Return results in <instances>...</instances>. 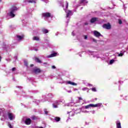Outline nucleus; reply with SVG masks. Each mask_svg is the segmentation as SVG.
<instances>
[{"label": "nucleus", "instance_id": "864d4df0", "mask_svg": "<svg viewBox=\"0 0 128 128\" xmlns=\"http://www.w3.org/2000/svg\"><path fill=\"white\" fill-rule=\"evenodd\" d=\"M68 120H67L66 122H68Z\"/></svg>", "mask_w": 128, "mask_h": 128}, {"label": "nucleus", "instance_id": "f3484780", "mask_svg": "<svg viewBox=\"0 0 128 128\" xmlns=\"http://www.w3.org/2000/svg\"><path fill=\"white\" fill-rule=\"evenodd\" d=\"M42 32H43V34H48V29H46V28L42 29Z\"/></svg>", "mask_w": 128, "mask_h": 128}, {"label": "nucleus", "instance_id": "6ab92c4d", "mask_svg": "<svg viewBox=\"0 0 128 128\" xmlns=\"http://www.w3.org/2000/svg\"><path fill=\"white\" fill-rule=\"evenodd\" d=\"M86 0H80V4H81L84 5V4H86L88 2H86Z\"/></svg>", "mask_w": 128, "mask_h": 128}, {"label": "nucleus", "instance_id": "39448f33", "mask_svg": "<svg viewBox=\"0 0 128 128\" xmlns=\"http://www.w3.org/2000/svg\"><path fill=\"white\" fill-rule=\"evenodd\" d=\"M42 16H44V18H50V13L44 12L42 14Z\"/></svg>", "mask_w": 128, "mask_h": 128}, {"label": "nucleus", "instance_id": "f704fd0d", "mask_svg": "<svg viewBox=\"0 0 128 128\" xmlns=\"http://www.w3.org/2000/svg\"><path fill=\"white\" fill-rule=\"evenodd\" d=\"M78 98L79 100H82V97H78Z\"/></svg>", "mask_w": 128, "mask_h": 128}, {"label": "nucleus", "instance_id": "37998d69", "mask_svg": "<svg viewBox=\"0 0 128 128\" xmlns=\"http://www.w3.org/2000/svg\"><path fill=\"white\" fill-rule=\"evenodd\" d=\"M34 50H35L36 52H38V48H35Z\"/></svg>", "mask_w": 128, "mask_h": 128}, {"label": "nucleus", "instance_id": "603ef678", "mask_svg": "<svg viewBox=\"0 0 128 128\" xmlns=\"http://www.w3.org/2000/svg\"><path fill=\"white\" fill-rule=\"evenodd\" d=\"M55 104H58V102H56Z\"/></svg>", "mask_w": 128, "mask_h": 128}, {"label": "nucleus", "instance_id": "a19ab883", "mask_svg": "<svg viewBox=\"0 0 128 128\" xmlns=\"http://www.w3.org/2000/svg\"><path fill=\"white\" fill-rule=\"evenodd\" d=\"M52 68H54V69L56 68V66H52Z\"/></svg>", "mask_w": 128, "mask_h": 128}, {"label": "nucleus", "instance_id": "393cba45", "mask_svg": "<svg viewBox=\"0 0 128 128\" xmlns=\"http://www.w3.org/2000/svg\"><path fill=\"white\" fill-rule=\"evenodd\" d=\"M114 60H112L110 62V64H114Z\"/></svg>", "mask_w": 128, "mask_h": 128}, {"label": "nucleus", "instance_id": "9b49d317", "mask_svg": "<svg viewBox=\"0 0 128 128\" xmlns=\"http://www.w3.org/2000/svg\"><path fill=\"white\" fill-rule=\"evenodd\" d=\"M102 103H98V104H92V108H98V107H100V106H102Z\"/></svg>", "mask_w": 128, "mask_h": 128}, {"label": "nucleus", "instance_id": "7ed1b4c3", "mask_svg": "<svg viewBox=\"0 0 128 128\" xmlns=\"http://www.w3.org/2000/svg\"><path fill=\"white\" fill-rule=\"evenodd\" d=\"M8 118L9 120H14V116L12 113L8 112Z\"/></svg>", "mask_w": 128, "mask_h": 128}, {"label": "nucleus", "instance_id": "f03ea898", "mask_svg": "<svg viewBox=\"0 0 128 128\" xmlns=\"http://www.w3.org/2000/svg\"><path fill=\"white\" fill-rule=\"evenodd\" d=\"M66 18L67 20L66 24H68V22H70V16L72 15V11L70 10H66Z\"/></svg>", "mask_w": 128, "mask_h": 128}, {"label": "nucleus", "instance_id": "5701e85b", "mask_svg": "<svg viewBox=\"0 0 128 128\" xmlns=\"http://www.w3.org/2000/svg\"><path fill=\"white\" fill-rule=\"evenodd\" d=\"M33 40H40V38H38V36H34L33 38Z\"/></svg>", "mask_w": 128, "mask_h": 128}, {"label": "nucleus", "instance_id": "9d476101", "mask_svg": "<svg viewBox=\"0 0 128 128\" xmlns=\"http://www.w3.org/2000/svg\"><path fill=\"white\" fill-rule=\"evenodd\" d=\"M58 56V52H54L50 54L48 57V58H54V56Z\"/></svg>", "mask_w": 128, "mask_h": 128}, {"label": "nucleus", "instance_id": "8fccbe9b", "mask_svg": "<svg viewBox=\"0 0 128 128\" xmlns=\"http://www.w3.org/2000/svg\"><path fill=\"white\" fill-rule=\"evenodd\" d=\"M68 92H72V91H68Z\"/></svg>", "mask_w": 128, "mask_h": 128}, {"label": "nucleus", "instance_id": "f257e3e1", "mask_svg": "<svg viewBox=\"0 0 128 128\" xmlns=\"http://www.w3.org/2000/svg\"><path fill=\"white\" fill-rule=\"evenodd\" d=\"M18 10V8L16 6H12L10 8L11 11L10 12V16H11V18H14L16 15L14 13L16 12Z\"/></svg>", "mask_w": 128, "mask_h": 128}, {"label": "nucleus", "instance_id": "c03bdc74", "mask_svg": "<svg viewBox=\"0 0 128 128\" xmlns=\"http://www.w3.org/2000/svg\"><path fill=\"white\" fill-rule=\"evenodd\" d=\"M34 66V64H30V66L32 68V67Z\"/></svg>", "mask_w": 128, "mask_h": 128}, {"label": "nucleus", "instance_id": "72a5a7b5", "mask_svg": "<svg viewBox=\"0 0 128 128\" xmlns=\"http://www.w3.org/2000/svg\"><path fill=\"white\" fill-rule=\"evenodd\" d=\"M36 118L35 116H32V119L33 120H36Z\"/></svg>", "mask_w": 128, "mask_h": 128}, {"label": "nucleus", "instance_id": "4be33fe9", "mask_svg": "<svg viewBox=\"0 0 128 128\" xmlns=\"http://www.w3.org/2000/svg\"><path fill=\"white\" fill-rule=\"evenodd\" d=\"M82 90L83 91H87V92H88V91L90 90V89H88V88H82Z\"/></svg>", "mask_w": 128, "mask_h": 128}, {"label": "nucleus", "instance_id": "5fc2aeb1", "mask_svg": "<svg viewBox=\"0 0 128 128\" xmlns=\"http://www.w3.org/2000/svg\"><path fill=\"white\" fill-rule=\"evenodd\" d=\"M2 2V0H0V2Z\"/></svg>", "mask_w": 128, "mask_h": 128}, {"label": "nucleus", "instance_id": "473e14b6", "mask_svg": "<svg viewBox=\"0 0 128 128\" xmlns=\"http://www.w3.org/2000/svg\"><path fill=\"white\" fill-rule=\"evenodd\" d=\"M44 112L46 114H48V112L46 111V110H44Z\"/></svg>", "mask_w": 128, "mask_h": 128}, {"label": "nucleus", "instance_id": "2eb2a0df", "mask_svg": "<svg viewBox=\"0 0 128 128\" xmlns=\"http://www.w3.org/2000/svg\"><path fill=\"white\" fill-rule=\"evenodd\" d=\"M96 20H98V18H93L90 20V22L94 24V22H96Z\"/></svg>", "mask_w": 128, "mask_h": 128}, {"label": "nucleus", "instance_id": "a878e982", "mask_svg": "<svg viewBox=\"0 0 128 128\" xmlns=\"http://www.w3.org/2000/svg\"><path fill=\"white\" fill-rule=\"evenodd\" d=\"M24 66H28V62L24 61Z\"/></svg>", "mask_w": 128, "mask_h": 128}, {"label": "nucleus", "instance_id": "c85d7f7f", "mask_svg": "<svg viewBox=\"0 0 128 128\" xmlns=\"http://www.w3.org/2000/svg\"><path fill=\"white\" fill-rule=\"evenodd\" d=\"M52 106H53V107H54V108H58V105H56V104H52Z\"/></svg>", "mask_w": 128, "mask_h": 128}, {"label": "nucleus", "instance_id": "1a4fd4ad", "mask_svg": "<svg viewBox=\"0 0 128 128\" xmlns=\"http://www.w3.org/2000/svg\"><path fill=\"white\" fill-rule=\"evenodd\" d=\"M66 84H71L72 86H76L77 84L70 81H67L66 82Z\"/></svg>", "mask_w": 128, "mask_h": 128}, {"label": "nucleus", "instance_id": "a18cd8bd", "mask_svg": "<svg viewBox=\"0 0 128 128\" xmlns=\"http://www.w3.org/2000/svg\"><path fill=\"white\" fill-rule=\"evenodd\" d=\"M72 34L74 36V32H72Z\"/></svg>", "mask_w": 128, "mask_h": 128}, {"label": "nucleus", "instance_id": "4468645a", "mask_svg": "<svg viewBox=\"0 0 128 128\" xmlns=\"http://www.w3.org/2000/svg\"><path fill=\"white\" fill-rule=\"evenodd\" d=\"M16 38H18L20 40H22V38H24V36L22 35V36H20V35H16Z\"/></svg>", "mask_w": 128, "mask_h": 128}, {"label": "nucleus", "instance_id": "79ce46f5", "mask_svg": "<svg viewBox=\"0 0 128 128\" xmlns=\"http://www.w3.org/2000/svg\"><path fill=\"white\" fill-rule=\"evenodd\" d=\"M92 114H94V112H96L94 110H92Z\"/></svg>", "mask_w": 128, "mask_h": 128}, {"label": "nucleus", "instance_id": "49530a36", "mask_svg": "<svg viewBox=\"0 0 128 128\" xmlns=\"http://www.w3.org/2000/svg\"><path fill=\"white\" fill-rule=\"evenodd\" d=\"M2 61V56H0V62Z\"/></svg>", "mask_w": 128, "mask_h": 128}, {"label": "nucleus", "instance_id": "cd10ccee", "mask_svg": "<svg viewBox=\"0 0 128 128\" xmlns=\"http://www.w3.org/2000/svg\"><path fill=\"white\" fill-rule=\"evenodd\" d=\"M92 92H96V88H92Z\"/></svg>", "mask_w": 128, "mask_h": 128}, {"label": "nucleus", "instance_id": "20e7f679", "mask_svg": "<svg viewBox=\"0 0 128 128\" xmlns=\"http://www.w3.org/2000/svg\"><path fill=\"white\" fill-rule=\"evenodd\" d=\"M94 34L96 38H99V36H102V34H100V33L98 32L96 30L94 31Z\"/></svg>", "mask_w": 128, "mask_h": 128}, {"label": "nucleus", "instance_id": "b1692460", "mask_svg": "<svg viewBox=\"0 0 128 128\" xmlns=\"http://www.w3.org/2000/svg\"><path fill=\"white\" fill-rule=\"evenodd\" d=\"M54 120H56V122H60V118L59 117H56Z\"/></svg>", "mask_w": 128, "mask_h": 128}, {"label": "nucleus", "instance_id": "bb28decb", "mask_svg": "<svg viewBox=\"0 0 128 128\" xmlns=\"http://www.w3.org/2000/svg\"><path fill=\"white\" fill-rule=\"evenodd\" d=\"M66 8H68V2L66 1Z\"/></svg>", "mask_w": 128, "mask_h": 128}, {"label": "nucleus", "instance_id": "2f4dec72", "mask_svg": "<svg viewBox=\"0 0 128 128\" xmlns=\"http://www.w3.org/2000/svg\"><path fill=\"white\" fill-rule=\"evenodd\" d=\"M12 72H14L15 70H16V68H13L12 70Z\"/></svg>", "mask_w": 128, "mask_h": 128}, {"label": "nucleus", "instance_id": "58836bf2", "mask_svg": "<svg viewBox=\"0 0 128 128\" xmlns=\"http://www.w3.org/2000/svg\"><path fill=\"white\" fill-rule=\"evenodd\" d=\"M92 40H93V42H96V39L93 38V39H92Z\"/></svg>", "mask_w": 128, "mask_h": 128}, {"label": "nucleus", "instance_id": "c9c22d12", "mask_svg": "<svg viewBox=\"0 0 128 128\" xmlns=\"http://www.w3.org/2000/svg\"><path fill=\"white\" fill-rule=\"evenodd\" d=\"M88 54H92L93 52L91 51H88Z\"/></svg>", "mask_w": 128, "mask_h": 128}, {"label": "nucleus", "instance_id": "c756f323", "mask_svg": "<svg viewBox=\"0 0 128 128\" xmlns=\"http://www.w3.org/2000/svg\"><path fill=\"white\" fill-rule=\"evenodd\" d=\"M8 126L10 128H12V124H8Z\"/></svg>", "mask_w": 128, "mask_h": 128}, {"label": "nucleus", "instance_id": "f8f14e48", "mask_svg": "<svg viewBox=\"0 0 128 128\" xmlns=\"http://www.w3.org/2000/svg\"><path fill=\"white\" fill-rule=\"evenodd\" d=\"M116 128H122V126L120 125V121L116 122Z\"/></svg>", "mask_w": 128, "mask_h": 128}, {"label": "nucleus", "instance_id": "423d86ee", "mask_svg": "<svg viewBox=\"0 0 128 128\" xmlns=\"http://www.w3.org/2000/svg\"><path fill=\"white\" fill-rule=\"evenodd\" d=\"M103 28H106V30H110V24L109 23H108L107 24H104L103 25Z\"/></svg>", "mask_w": 128, "mask_h": 128}, {"label": "nucleus", "instance_id": "6e6552de", "mask_svg": "<svg viewBox=\"0 0 128 128\" xmlns=\"http://www.w3.org/2000/svg\"><path fill=\"white\" fill-rule=\"evenodd\" d=\"M42 70H40V69L37 68H34L33 70V72L34 74H40Z\"/></svg>", "mask_w": 128, "mask_h": 128}, {"label": "nucleus", "instance_id": "412c9836", "mask_svg": "<svg viewBox=\"0 0 128 128\" xmlns=\"http://www.w3.org/2000/svg\"><path fill=\"white\" fill-rule=\"evenodd\" d=\"M126 51H122L120 54H118V56H122Z\"/></svg>", "mask_w": 128, "mask_h": 128}, {"label": "nucleus", "instance_id": "e433bc0d", "mask_svg": "<svg viewBox=\"0 0 128 128\" xmlns=\"http://www.w3.org/2000/svg\"><path fill=\"white\" fill-rule=\"evenodd\" d=\"M82 112H88L86 111V110H84L82 111Z\"/></svg>", "mask_w": 128, "mask_h": 128}, {"label": "nucleus", "instance_id": "ddd939ff", "mask_svg": "<svg viewBox=\"0 0 128 128\" xmlns=\"http://www.w3.org/2000/svg\"><path fill=\"white\" fill-rule=\"evenodd\" d=\"M34 60L35 62H38V64H42V60H40V58H38V57L35 58Z\"/></svg>", "mask_w": 128, "mask_h": 128}, {"label": "nucleus", "instance_id": "0eeeda50", "mask_svg": "<svg viewBox=\"0 0 128 128\" xmlns=\"http://www.w3.org/2000/svg\"><path fill=\"white\" fill-rule=\"evenodd\" d=\"M25 124H27V126L30 124H32V120H30V118H28L26 119V120H25Z\"/></svg>", "mask_w": 128, "mask_h": 128}, {"label": "nucleus", "instance_id": "de8ad7c7", "mask_svg": "<svg viewBox=\"0 0 128 128\" xmlns=\"http://www.w3.org/2000/svg\"><path fill=\"white\" fill-rule=\"evenodd\" d=\"M44 64H48V63L47 62H44Z\"/></svg>", "mask_w": 128, "mask_h": 128}, {"label": "nucleus", "instance_id": "3c124183", "mask_svg": "<svg viewBox=\"0 0 128 128\" xmlns=\"http://www.w3.org/2000/svg\"><path fill=\"white\" fill-rule=\"evenodd\" d=\"M97 100V98H95V100Z\"/></svg>", "mask_w": 128, "mask_h": 128}, {"label": "nucleus", "instance_id": "a211bd4d", "mask_svg": "<svg viewBox=\"0 0 128 128\" xmlns=\"http://www.w3.org/2000/svg\"><path fill=\"white\" fill-rule=\"evenodd\" d=\"M92 104H90L85 106L84 108L86 110H87L88 108H92Z\"/></svg>", "mask_w": 128, "mask_h": 128}, {"label": "nucleus", "instance_id": "09e8293b", "mask_svg": "<svg viewBox=\"0 0 128 128\" xmlns=\"http://www.w3.org/2000/svg\"><path fill=\"white\" fill-rule=\"evenodd\" d=\"M96 58H100V56H96Z\"/></svg>", "mask_w": 128, "mask_h": 128}, {"label": "nucleus", "instance_id": "4c0bfd02", "mask_svg": "<svg viewBox=\"0 0 128 128\" xmlns=\"http://www.w3.org/2000/svg\"><path fill=\"white\" fill-rule=\"evenodd\" d=\"M84 40H87L88 39V36H84Z\"/></svg>", "mask_w": 128, "mask_h": 128}, {"label": "nucleus", "instance_id": "7c9ffc66", "mask_svg": "<svg viewBox=\"0 0 128 128\" xmlns=\"http://www.w3.org/2000/svg\"><path fill=\"white\" fill-rule=\"evenodd\" d=\"M118 24H122V20H120V19L118 20Z\"/></svg>", "mask_w": 128, "mask_h": 128}, {"label": "nucleus", "instance_id": "dca6fc26", "mask_svg": "<svg viewBox=\"0 0 128 128\" xmlns=\"http://www.w3.org/2000/svg\"><path fill=\"white\" fill-rule=\"evenodd\" d=\"M68 114L70 118V116H74V112L72 111L68 112Z\"/></svg>", "mask_w": 128, "mask_h": 128}, {"label": "nucleus", "instance_id": "aec40b11", "mask_svg": "<svg viewBox=\"0 0 128 128\" xmlns=\"http://www.w3.org/2000/svg\"><path fill=\"white\" fill-rule=\"evenodd\" d=\"M28 2L31 4H36V0H30L28 1Z\"/></svg>", "mask_w": 128, "mask_h": 128}, {"label": "nucleus", "instance_id": "ea45409f", "mask_svg": "<svg viewBox=\"0 0 128 128\" xmlns=\"http://www.w3.org/2000/svg\"><path fill=\"white\" fill-rule=\"evenodd\" d=\"M88 86H92V84H88Z\"/></svg>", "mask_w": 128, "mask_h": 128}]
</instances>
